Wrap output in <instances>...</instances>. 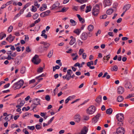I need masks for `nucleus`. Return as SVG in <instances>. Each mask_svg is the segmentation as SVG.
<instances>
[{
  "mask_svg": "<svg viewBox=\"0 0 134 134\" xmlns=\"http://www.w3.org/2000/svg\"><path fill=\"white\" fill-rule=\"evenodd\" d=\"M125 86L127 89H129L132 87V86L130 82H127L125 83Z\"/></svg>",
  "mask_w": 134,
  "mask_h": 134,
  "instance_id": "17",
  "label": "nucleus"
},
{
  "mask_svg": "<svg viewBox=\"0 0 134 134\" xmlns=\"http://www.w3.org/2000/svg\"><path fill=\"white\" fill-rule=\"evenodd\" d=\"M100 115L99 114H98L96 115L92 119V122L94 123L97 122L98 121L99 117L100 116Z\"/></svg>",
  "mask_w": 134,
  "mask_h": 134,
  "instance_id": "11",
  "label": "nucleus"
},
{
  "mask_svg": "<svg viewBox=\"0 0 134 134\" xmlns=\"http://www.w3.org/2000/svg\"><path fill=\"white\" fill-rule=\"evenodd\" d=\"M31 11L34 12H36L37 10V8L33 5L32 6Z\"/></svg>",
  "mask_w": 134,
  "mask_h": 134,
  "instance_id": "40",
  "label": "nucleus"
},
{
  "mask_svg": "<svg viewBox=\"0 0 134 134\" xmlns=\"http://www.w3.org/2000/svg\"><path fill=\"white\" fill-rule=\"evenodd\" d=\"M23 131L25 133V134H29L28 131L26 130V129H24L23 130Z\"/></svg>",
  "mask_w": 134,
  "mask_h": 134,
  "instance_id": "61",
  "label": "nucleus"
},
{
  "mask_svg": "<svg viewBox=\"0 0 134 134\" xmlns=\"http://www.w3.org/2000/svg\"><path fill=\"white\" fill-rule=\"evenodd\" d=\"M32 61L34 64H38L40 63V59L37 55H35L32 59Z\"/></svg>",
  "mask_w": 134,
  "mask_h": 134,
  "instance_id": "4",
  "label": "nucleus"
},
{
  "mask_svg": "<svg viewBox=\"0 0 134 134\" xmlns=\"http://www.w3.org/2000/svg\"><path fill=\"white\" fill-rule=\"evenodd\" d=\"M113 11V10L112 9H108L106 12V13L107 14H111Z\"/></svg>",
  "mask_w": 134,
  "mask_h": 134,
  "instance_id": "25",
  "label": "nucleus"
},
{
  "mask_svg": "<svg viewBox=\"0 0 134 134\" xmlns=\"http://www.w3.org/2000/svg\"><path fill=\"white\" fill-rule=\"evenodd\" d=\"M35 127L36 128L37 130L41 128V126L38 124L36 125Z\"/></svg>",
  "mask_w": 134,
  "mask_h": 134,
  "instance_id": "58",
  "label": "nucleus"
},
{
  "mask_svg": "<svg viewBox=\"0 0 134 134\" xmlns=\"http://www.w3.org/2000/svg\"><path fill=\"white\" fill-rule=\"evenodd\" d=\"M60 68V66L58 65H56L55 66L53 67V71H54L56 69H59Z\"/></svg>",
  "mask_w": 134,
  "mask_h": 134,
  "instance_id": "39",
  "label": "nucleus"
},
{
  "mask_svg": "<svg viewBox=\"0 0 134 134\" xmlns=\"http://www.w3.org/2000/svg\"><path fill=\"white\" fill-rule=\"evenodd\" d=\"M40 44L42 45L38 49L41 52L46 51L50 46V44L46 42H41Z\"/></svg>",
  "mask_w": 134,
  "mask_h": 134,
  "instance_id": "1",
  "label": "nucleus"
},
{
  "mask_svg": "<svg viewBox=\"0 0 134 134\" xmlns=\"http://www.w3.org/2000/svg\"><path fill=\"white\" fill-rule=\"evenodd\" d=\"M51 12L49 10H48L46 12H44V13L46 16H48L49 15V14Z\"/></svg>",
  "mask_w": 134,
  "mask_h": 134,
  "instance_id": "43",
  "label": "nucleus"
},
{
  "mask_svg": "<svg viewBox=\"0 0 134 134\" xmlns=\"http://www.w3.org/2000/svg\"><path fill=\"white\" fill-rule=\"evenodd\" d=\"M70 23L71 24V25L72 26H75L76 24V22L72 19H71L70 20Z\"/></svg>",
  "mask_w": 134,
  "mask_h": 134,
  "instance_id": "33",
  "label": "nucleus"
},
{
  "mask_svg": "<svg viewBox=\"0 0 134 134\" xmlns=\"http://www.w3.org/2000/svg\"><path fill=\"white\" fill-rule=\"evenodd\" d=\"M107 17V15L106 14H105L100 16V18L101 19H105Z\"/></svg>",
  "mask_w": 134,
  "mask_h": 134,
  "instance_id": "55",
  "label": "nucleus"
},
{
  "mask_svg": "<svg viewBox=\"0 0 134 134\" xmlns=\"http://www.w3.org/2000/svg\"><path fill=\"white\" fill-rule=\"evenodd\" d=\"M41 35V36H44V38L45 39H46L47 38V35L45 34L42 33Z\"/></svg>",
  "mask_w": 134,
  "mask_h": 134,
  "instance_id": "64",
  "label": "nucleus"
},
{
  "mask_svg": "<svg viewBox=\"0 0 134 134\" xmlns=\"http://www.w3.org/2000/svg\"><path fill=\"white\" fill-rule=\"evenodd\" d=\"M81 30L80 29H77L74 30L73 32L76 34L77 35H79L81 32Z\"/></svg>",
  "mask_w": 134,
  "mask_h": 134,
  "instance_id": "20",
  "label": "nucleus"
},
{
  "mask_svg": "<svg viewBox=\"0 0 134 134\" xmlns=\"http://www.w3.org/2000/svg\"><path fill=\"white\" fill-rule=\"evenodd\" d=\"M26 70V68L25 67H22L20 69V72L22 74H24Z\"/></svg>",
  "mask_w": 134,
  "mask_h": 134,
  "instance_id": "30",
  "label": "nucleus"
},
{
  "mask_svg": "<svg viewBox=\"0 0 134 134\" xmlns=\"http://www.w3.org/2000/svg\"><path fill=\"white\" fill-rule=\"evenodd\" d=\"M81 117L80 115L76 114L74 117V119L75 122L79 123L81 120Z\"/></svg>",
  "mask_w": 134,
  "mask_h": 134,
  "instance_id": "6",
  "label": "nucleus"
},
{
  "mask_svg": "<svg viewBox=\"0 0 134 134\" xmlns=\"http://www.w3.org/2000/svg\"><path fill=\"white\" fill-rule=\"evenodd\" d=\"M45 99L47 101L50 100V98L49 95H46L45 97Z\"/></svg>",
  "mask_w": 134,
  "mask_h": 134,
  "instance_id": "47",
  "label": "nucleus"
},
{
  "mask_svg": "<svg viewBox=\"0 0 134 134\" xmlns=\"http://www.w3.org/2000/svg\"><path fill=\"white\" fill-rule=\"evenodd\" d=\"M124 99L123 97L121 96H119L117 98V100L118 102H121Z\"/></svg>",
  "mask_w": 134,
  "mask_h": 134,
  "instance_id": "26",
  "label": "nucleus"
},
{
  "mask_svg": "<svg viewBox=\"0 0 134 134\" xmlns=\"http://www.w3.org/2000/svg\"><path fill=\"white\" fill-rule=\"evenodd\" d=\"M84 52V49L82 48L80 49L79 52V54L80 55H81Z\"/></svg>",
  "mask_w": 134,
  "mask_h": 134,
  "instance_id": "38",
  "label": "nucleus"
},
{
  "mask_svg": "<svg viewBox=\"0 0 134 134\" xmlns=\"http://www.w3.org/2000/svg\"><path fill=\"white\" fill-rule=\"evenodd\" d=\"M24 83L23 80H20L14 84L13 88L14 90L19 89L22 86Z\"/></svg>",
  "mask_w": 134,
  "mask_h": 134,
  "instance_id": "2",
  "label": "nucleus"
},
{
  "mask_svg": "<svg viewBox=\"0 0 134 134\" xmlns=\"http://www.w3.org/2000/svg\"><path fill=\"white\" fill-rule=\"evenodd\" d=\"M131 6V5L130 4H128L126 5H125L123 7V9H125V8L126 9L125 10V11H126L127 10L129 9L130 8Z\"/></svg>",
  "mask_w": 134,
  "mask_h": 134,
  "instance_id": "22",
  "label": "nucleus"
},
{
  "mask_svg": "<svg viewBox=\"0 0 134 134\" xmlns=\"http://www.w3.org/2000/svg\"><path fill=\"white\" fill-rule=\"evenodd\" d=\"M39 16V15L37 13H36L34 14L33 16L32 17L33 19L34 20L36 19Z\"/></svg>",
  "mask_w": 134,
  "mask_h": 134,
  "instance_id": "34",
  "label": "nucleus"
},
{
  "mask_svg": "<svg viewBox=\"0 0 134 134\" xmlns=\"http://www.w3.org/2000/svg\"><path fill=\"white\" fill-rule=\"evenodd\" d=\"M18 103H20L19 105H18L16 106V108H20L25 103V101L24 100H21V99L20 98L18 100Z\"/></svg>",
  "mask_w": 134,
  "mask_h": 134,
  "instance_id": "9",
  "label": "nucleus"
},
{
  "mask_svg": "<svg viewBox=\"0 0 134 134\" xmlns=\"http://www.w3.org/2000/svg\"><path fill=\"white\" fill-rule=\"evenodd\" d=\"M88 129L87 127L85 126L82 128L81 131V134H86L87 132Z\"/></svg>",
  "mask_w": 134,
  "mask_h": 134,
  "instance_id": "16",
  "label": "nucleus"
},
{
  "mask_svg": "<svg viewBox=\"0 0 134 134\" xmlns=\"http://www.w3.org/2000/svg\"><path fill=\"white\" fill-rule=\"evenodd\" d=\"M95 110L96 108L95 107L92 105L88 108L87 112L90 114H92L95 111Z\"/></svg>",
  "mask_w": 134,
  "mask_h": 134,
  "instance_id": "5",
  "label": "nucleus"
},
{
  "mask_svg": "<svg viewBox=\"0 0 134 134\" xmlns=\"http://www.w3.org/2000/svg\"><path fill=\"white\" fill-rule=\"evenodd\" d=\"M43 69L41 67L39 68L37 70V72L38 73H40L42 72L43 71Z\"/></svg>",
  "mask_w": 134,
  "mask_h": 134,
  "instance_id": "37",
  "label": "nucleus"
},
{
  "mask_svg": "<svg viewBox=\"0 0 134 134\" xmlns=\"http://www.w3.org/2000/svg\"><path fill=\"white\" fill-rule=\"evenodd\" d=\"M124 116L123 114L122 113L118 114L116 116V119L118 121H123L124 119Z\"/></svg>",
  "mask_w": 134,
  "mask_h": 134,
  "instance_id": "8",
  "label": "nucleus"
},
{
  "mask_svg": "<svg viewBox=\"0 0 134 134\" xmlns=\"http://www.w3.org/2000/svg\"><path fill=\"white\" fill-rule=\"evenodd\" d=\"M99 6L98 4H96L92 10V14L94 16H97L99 13Z\"/></svg>",
  "mask_w": 134,
  "mask_h": 134,
  "instance_id": "3",
  "label": "nucleus"
},
{
  "mask_svg": "<svg viewBox=\"0 0 134 134\" xmlns=\"http://www.w3.org/2000/svg\"><path fill=\"white\" fill-rule=\"evenodd\" d=\"M70 72H72V71L70 69L68 70L67 71V74L68 75H71Z\"/></svg>",
  "mask_w": 134,
  "mask_h": 134,
  "instance_id": "51",
  "label": "nucleus"
},
{
  "mask_svg": "<svg viewBox=\"0 0 134 134\" xmlns=\"http://www.w3.org/2000/svg\"><path fill=\"white\" fill-rule=\"evenodd\" d=\"M82 58L83 59H85L86 57V54L85 53H83L82 55Z\"/></svg>",
  "mask_w": 134,
  "mask_h": 134,
  "instance_id": "62",
  "label": "nucleus"
},
{
  "mask_svg": "<svg viewBox=\"0 0 134 134\" xmlns=\"http://www.w3.org/2000/svg\"><path fill=\"white\" fill-rule=\"evenodd\" d=\"M37 106V105H36L35 104L33 103V104L31 105V107H32V109H34Z\"/></svg>",
  "mask_w": 134,
  "mask_h": 134,
  "instance_id": "54",
  "label": "nucleus"
},
{
  "mask_svg": "<svg viewBox=\"0 0 134 134\" xmlns=\"http://www.w3.org/2000/svg\"><path fill=\"white\" fill-rule=\"evenodd\" d=\"M13 28V26L12 25L10 26L8 28V32H11L12 31Z\"/></svg>",
  "mask_w": 134,
  "mask_h": 134,
  "instance_id": "35",
  "label": "nucleus"
},
{
  "mask_svg": "<svg viewBox=\"0 0 134 134\" xmlns=\"http://www.w3.org/2000/svg\"><path fill=\"white\" fill-rule=\"evenodd\" d=\"M53 50L51 51L48 54V57L49 58L51 57L53 54Z\"/></svg>",
  "mask_w": 134,
  "mask_h": 134,
  "instance_id": "36",
  "label": "nucleus"
},
{
  "mask_svg": "<svg viewBox=\"0 0 134 134\" xmlns=\"http://www.w3.org/2000/svg\"><path fill=\"white\" fill-rule=\"evenodd\" d=\"M110 55L109 54L108 55H107L106 56H105L103 58V59L104 60L106 59L107 61H108L110 58Z\"/></svg>",
  "mask_w": 134,
  "mask_h": 134,
  "instance_id": "31",
  "label": "nucleus"
},
{
  "mask_svg": "<svg viewBox=\"0 0 134 134\" xmlns=\"http://www.w3.org/2000/svg\"><path fill=\"white\" fill-rule=\"evenodd\" d=\"M45 75L43 74H42V75L39 76H38L37 77H36V79H37L41 77H43L45 76Z\"/></svg>",
  "mask_w": 134,
  "mask_h": 134,
  "instance_id": "59",
  "label": "nucleus"
},
{
  "mask_svg": "<svg viewBox=\"0 0 134 134\" xmlns=\"http://www.w3.org/2000/svg\"><path fill=\"white\" fill-rule=\"evenodd\" d=\"M89 118V117L88 116H83V119L85 120H88Z\"/></svg>",
  "mask_w": 134,
  "mask_h": 134,
  "instance_id": "48",
  "label": "nucleus"
},
{
  "mask_svg": "<svg viewBox=\"0 0 134 134\" xmlns=\"http://www.w3.org/2000/svg\"><path fill=\"white\" fill-rule=\"evenodd\" d=\"M116 131L118 134H124L125 132L124 129L121 127H119L117 128Z\"/></svg>",
  "mask_w": 134,
  "mask_h": 134,
  "instance_id": "7",
  "label": "nucleus"
},
{
  "mask_svg": "<svg viewBox=\"0 0 134 134\" xmlns=\"http://www.w3.org/2000/svg\"><path fill=\"white\" fill-rule=\"evenodd\" d=\"M15 36H12V35L10 34L9 36L6 38V40L8 41L10 43L12 42L13 41L15 38Z\"/></svg>",
  "mask_w": 134,
  "mask_h": 134,
  "instance_id": "14",
  "label": "nucleus"
},
{
  "mask_svg": "<svg viewBox=\"0 0 134 134\" xmlns=\"http://www.w3.org/2000/svg\"><path fill=\"white\" fill-rule=\"evenodd\" d=\"M59 4L58 2H56L52 6V8L51 9H55L57 7H58L59 6Z\"/></svg>",
  "mask_w": 134,
  "mask_h": 134,
  "instance_id": "18",
  "label": "nucleus"
},
{
  "mask_svg": "<svg viewBox=\"0 0 134 134\" xmlns=\"http://www.w3.org/2000/svg\"><path fill=\"white\" fill-rule=\"evenodd\" d=\"M66 80H67L68 81L70 79L71 77V75H68L66 74Z\"/></svg>",
  "mask_w": 134,
  "mask_h": 134,
  "instance_id": "49",
  "label": "nucleus"
},
{
  "mask_svg": "<svg viewBox=\"0 0 134 134\" xmlns=\"http://www.w3.org/2000/svg\"><path fill=\"white\" fill-rule=\"evenodd\" d=\"M86 9L85 11V12L87 13L91 10V5L87 6L86 7Z\"/></svg>",
  "mask_w": 134,
  "mask_h": 134,
  "instance_id": "27",
  "label": "nucleus"
},
{
  "mask_svg": "<svg viewBox=\"0 0 134 134\" xmlns=\"http://www.w3.org/2000/svg\"><path fill=\"white\" fill-rule=\"evenodd\" d=\"M41 21V19L40 18H39L37 20H36L35 22V24H36L37 23Z\"/></svg>",
  "mask_w": 134,
  "mask_h": 134,
  "instance_id": "63",
  "label": "nucleus"
},
{
  "mask_svg": "<svg viewBox=\"0 0 134 134\" xmlns=\"http://www.w3.org/2000/svg\"><path fill=\"white\" fill-rule=\"evenodd\" d=\"M88 0H75L77 2L80 3L81 4L86 3L88 1Z\"/></svg>",
  "mask_w": 134,
  "mask_h": 134,
  "instance_id": "23",
  "label": "nucleus"
},
{
  "mask_svg": "<svg viewBox=\"0 0 134 134\" xmlns=\"http://www.w3.org/2000/svg\"><path fill=\"white\" fill-rule=\"evenodd\" d=\"M74 66H78L79 68H81V65L78 62L76 63L74 65Z\"/></svg>",
  "mask_w": 134,
  "mask_h": 134,
  "instance_id": "53",
  "label": "nucleus"
},
{
  "mask_svg": "<svg viewBox=\"0 0 134 134\" xmlns=\"http://www.w3.org/2000/svg\"><path fill=\"white\" fill-rule=\"evenodd\" d=\"M34 5L37 7L38 8H39L40 7V5L38 4L37 2H35L34 3Z\"/></svg>",
  "mask_w": 134,
  "mask_h": 134,
  "instance_id": "60",
  "label": "nucleus"
},
{
  "mask_svg": "<svg viewBox=\"0 0 134 134\" xmlns=\"http://www.w3.org/2000/svg\"><path fill=\"white\" fill-rule=\"evenodd\" d=\"M118 68L117 66H115L111 68V70L113 71H116L118 70Z\"/></svg>",
  "mask_w": 134,
  "mask_h": 134,
  "instance_id": "42",
  "label": "nucleus"
},
{
  "mask_svg": "<svg viewBox=\"0 0 134 134\" xmlns=\"http://www.w3.org/2000/svg\"><path fill=\"white\" fill-rule=\"evenodd\" d=\"M25 50L28 53H29L31 51V49L29 46H27L26 47L25 49Z\"/></svg>",
  "mask_w": 134,
  "mask_h": 134,
  "instance_id": "46",
  "label": "nucleus"
},
{
  "mask_svg": "<svg viewBox=\"0 0 134 134\" xmlns=\"http://www.w3.org/2000/svg\"><path fill=\"white\" fill-rule=\"evenodd\" d=\"M124 91V88L121 86H119L118 88V92L120 94L122 93Z\"/></svg>",
  "mask_w": 134,
  "mask_h": 134,
  "instance_id": "15",
  "label": "nucleus"
},
{
  "mask_svg": "<svg viewBox=\"0 0 134 134\" xmlns=\"http://www.w3.org/2000/svg\"><path fill=\"white\" fill-rule=\"evenodd\" d=\"M111 4V2L110 0H104V1L103 4L104 7L109 6Z\"/></svg>",
  "mask_w": 134,
  "mask_h": 134,
  "instance_id": "10",
  "label": "nucleus"
},
{
  "mask_svg": "<svg viewBox=\"0 0 134 134\" xmlns=\"http://www.w3.org/2000/svg\"><path fill=\"white\" fill-rule=\"evenodd\" d=\"M10 115H11V114H9L5 118V119L6 120L8 121L10 120H9V116Z\"/></svg>",
  "mask_w": 134,
  "mask_h": 134,
  "instance_id": "52",
  "label": "nucleus"
},
{
  "mask_svg": "<svg viewBox=\"0 0 134 134\" xmlns=\"http://www.w3.org/2000/svg\"><path fill=\"white\" fill-rule=\"evenodd\" d=\"M102 96L99 95L97 98L96 99V101L98 103H99L101 102L102 100Z\"/></svg>",
  "mask_w": 134,
  "mask_h": 134,
  "instance_id": "19",
  "label": "nucleus"
},
{
  "mask_svg": "<svg viewBox=\"0 0 134 134\" xmlns=\"http://www.w3.org/2000/svg\"><path fill=\"white\" fill-rule=\"evenodd\" d=\"M27 127L29 129L32 130H34L35 128V127L34 126H28Z\"/></svg>",
  "mask_w": 134,
  "mask_h": 134,
  "instance_id": "45",
  "label": "nucleus"
},
{
  "mask_svg": "<svg viewBox=\"0 0 134 134\" xmlns=\"http://www.w3.org/2000/svg\"><path fill=\"white\" fill-rule=\"evenodd\" d=\"M129 122L132 124H134V118L133 117H130L128 120Z\"/></svg>",
  "mask_w": 134,
  "mask_h": 134,
  "instance_id": "21",
  "label": "nucleus"
},
{
  "mask_svg": "<svg viewBox=\"0 0 134 134\" xmlns=\"http://www.w3.org/2000/svg\"><path fill=\"white\" fill-rule=\"evenodd\" d=\"M113 110L111 108H109L107 110L106 113L108 114H110L112 113Z\"/></svg>",
  "mask_w": 134,
  "mask_h": 134,
  "instance_id": "29",
  "label": "nucleus"
},
{
  "mask_svg": "<svg viewBox=\"0 0 134 134\" xmlns=\"http://www.w3.org/2000/svg\"><path fill=\"white\" fill-rule=\"evenodd\" d=\"M9 54L11 56L13 57H15L16 55V52H14L13 54H12L11 53H9Z\"/></svg>",
  "mask_w": 134,
  "mask_h": 134,
  "instance_id": "57",
  "label": "nucleus"
},
{
  "mask_svg": "<svg viewBox=\"0 0 134 134\" xmlns=\"http://www.w3.org/2000/svg\"><path fill=\"white\" fill-rule=\"evenodd\" d=\"M76 42V39L75 38H73L70 40L69 44L70 45H72L73 44Z\"/></svg>",
  "mask_w": 134,
  "mask_h": 134,
  "instance_id": "24",
  "label": "nucleus"
},
{
  "mask_svg": "<svg viewBox=\"0 0 134 134\" xmlns=\"http://www.w3.org/2000/svg\"><path fill=\"white\" fill-rule=\"evenodd\" d=\"M88 35L85 32H83L81 36V38L82 40H85L87 38Z\"/></svg>",
  "mask_w": 134,
  "mask_h": 134,
  "instance_id": "13",
  "label": "nucleus"
},
{
  "mask_svg": "<svg viewBox=\"0 0 134 134\" xmlns=\"http://www.w3.org/2000/svg\"><path fill=\"white\" fill-rule=\"evenodd\" d=\"M79 20L80 22H81L82 24L84 23L85 22L84 19L82 18H81L80 19H79Z\"/></svg>",
  "mask_w": 134,
  "mask_h": 134,
  "instance_id": "50",
  "label": "nucleus"
},
{
  "mask_svg": "<svg viewBox=\"0 0 134 134\" xmlns=\"http://www.w3.org/2000/svg\"><path fill=\"white\" fill-rule=\"evenodd\" d=\"M23 22L22 21H20L18 24V26L20 27H21L23 25Z\"/></svg>",
  "mask_w": 134,
  "mask_h": 134,
  "instance_id": "56",
  "label": "nucleus"
},
{
  "mask_svg": "<svg viewBox=\"0 0 134 134\" xmlns=\"http://www.w3.org/2000/svg\"><path fill=\"white\" fill-rule=\"evenodd\" d=\"M40 100L37 98L34 99H33L32 100L33 103L37 105H41V104L40 102Z\"/></svg>",
  "mask_w": 134,
  "mask_h": 134,
  "instance_id": "12",
  "label": "nucleus"
},
{
  "mask_svg": "<svg viewBox=\"0 0 134 134\" xmlns=\"http://www.w3.org/2000/svg\"><path fill=\"white\" fill-rule=\"evenodd\" d=\"M94 28V26L93 25H90L88 26V30L90 31H92L93 30Z\"/></svg>",
  "mask_w": 134,
  "mask_h": 134,
  "instance_id": "28",
  "label": "nucleus"
},
{
  "mask_svg": "<svg viewBox=\"0 0 134 134\" xmlns=\"http://www.w3.org/2000/svg\"><path fill=\"white\" fill-rule=\"evenodd\" d=\"M68 8L64 7L61 10L59 11V12H65L68 10Z\"/></svg>",
  "mask_w": 134,
  "mask_h": 134,
  "instance_id": "32",
  "label": "nucleus"
},
{
  "mask_svg": "<svg viewBox=\"0 0 134 134\" xmlns=\"http://www.w3.org/2000/svg\"><path fill=\"white\" fill-rule=\"evenodd\" d=\"M86 6V5L85 4H83L81 6L80 9L81 11H84L83 9Z\"/></svg>",
  "mask_w": 134,
  "mask_h": 134,
  "instance_id": "41",
  "label": "nucleus"
},
{
  "mask_svg": "<svg viewBox=\"0 0 134 134\" xmlns=\"http://www.w3.org/2000/svg\"><path fill=\"white\" fill-rule=\"evenodd\" d=\"M123 121H118L117 124L118 126H122L123 125Z\"/></svg>",
  "mask_w": 134,
  "mask_h": 134,
  "instance_id": "44",
  "label": "nucleus"
}]
</instances>
